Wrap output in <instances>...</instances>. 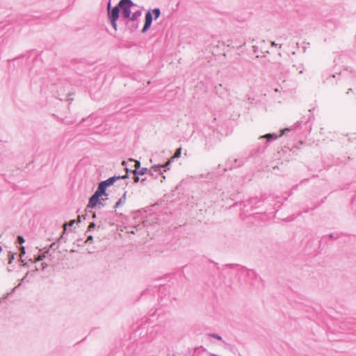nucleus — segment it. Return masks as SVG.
Returning <instances> with one entry per match:
<instances>
[{
	"label": "nucleus",
	"mask_w": 356,
	"mask_h": 356,
	"mask_svg": "<svg viewBox=\"0 0 356 356\" xmlns=\"http://www.w3.org/2000/svg\"><path fill=\"white\" fill-rule=\"evenodd\" d=\"M300 126V122H297L295 124L294 127H292L291 128H285L283 130L281 131V133L280 134H267L264 136H260L258 138V151L260 152H263L265 151V149L267 148L268 144L277 139L278 138L281 137L282 136L284 135L286 132L291 131L294 129L295 128H298Z\"/></svg>",
	"instance_id": "1"
},
{
	"label": "nucleus",
	"mask_w": 356,
	"mask_h": 356,
	"mask_svg": "<svg viewBox=\"0 0 356 356\" xmlns=\"http://www.w3.org/2000/svg\"><path fill=\"white\" fill-rule=\"evenodd\" d=\"M107 186L101 181L94 194L90 197L88 204L87 206V209H93L97 205L104 207V204L101 201L100 197L103 195L107 196L106 193Z\"/></svg>",
	"instance_id": "2"
},
{
	"label": "nucleus",
	"mask_w": 356,
	"mask_h": 356,
	"mask_svg": "<svg viewBox=\"0 0 356 356\" xmlns=\"http://www.w3.org/2000/svg\"><path fill=\"white\" fill-rule=\"evenodd\" d=\"M108 17L111 22V24L115 31H117V21L120 17V8L118 7V4L111 8V3L108 2Z\"/></svg>",
	"instance_id": "3"
},
{
	"label": "nucleus",
	"mask_w": 356,
	"mask_h": 356,
	"mask_svg": "<svg viewBox=\"0 0 356 356\" xmlns=\"http://www.w3.org/2000/svg\"><path fill=\"white\" fill-rule=\"evenodd\" d=\"M134 6L135 4L131 0H120L118 3V7L120 10H122V17L124 19L129 17L130 15L132 13L131 8Z\"/></svg>",
	"instance_id": "4"
},
{
	"label": "nucleus",
	"mask_w": 356,
	"mask_h": 356,
	"mask_svg": "<svg viewBox=\"0 0 356 356\" xmlns=\"http://www.w3.org/2000/svg\"><path fill=\"white\" fill-rule=\"evenodd\" d=\"M162 165L158 164L153 165L149 170V174L152 177H154L155 179L157 178L158 175H162L163 179H165V177L163 175V172H161Z\"/></svg>",
	"instance_id": "5"
},
{
	"label": "nucleus",
	"mask_w": 356,
	"mask_h": 356,
	"mask_svg": "<svg viewBox=\"0 0 356 356\" xmlns=\"http://www.w3.org/2000/svg\"><path fill=\"white\" fill-rule=\"evenodd\" d=\"M152 13L150 11H147L145 16V24L142 29L143 33H145L151 26L152 23Z\"/></svg>",
	"instance_id": "6"
},
{
	"label": "nucleus",
	"mask_w": 356,
	"mask_h": 356,
	"mask_svg": "<svg viewBox=\"0 0 356 356\" xmlns=\"http://www.w3.org/2000/svg\"><path fill=\"white\" fill-rule=\"evenodd\" d=\"M129 177V175L127 173L126 175H123V176H113V177H109L108 179L104 180V181H102V182L107 186H112L117 180L120 179H127Z\"/></svg>",
	"instance_id": "7"
},
{
	"label": "nucleus",
	"mask_w": 356,
	"mask_h": 356,
	"mask_svg": "<svg viewBox=\"0 0 356 356\" xmlns=\"http://www.w3.org/2000/svg\"><path fill=\"white\" fill-rule=\"evenodd\" d=\"M259 201L257 200V197H252V198H250L248 201L245 202L244 204H243V211L245 212H248L249 210L248 209H245L246 207H250L251 208H253V207H256V204L259 202Z\"/></svg>",
	"instance_id": "8"
},
{
	"label": "nucleus",
	"mask_w": 356,
	"mask_h": 356,
	"mask_svg": "<svg viewBox=\"0 0 356 356\" xmlns=\"http://www.w3.org/2000/svg\"><path fill=\"white\" fill-rule=\"evenodd\" d=\"M243 164V161L240 159H234L233 161L229 160L226 163L227 168L232 169V168H237Z\"/></svg>",
	"instance_id": "9"
},
{
	"label": "nucleus",
	"mask_w": 356,
	"mask_h": 356,
	"mask_svg": "<svg viewBox=\"0 0 356 356\" xmlns=\"http://www.w3.org/2000/svg\"><path fill=\"white\" fill-rule=\"evenodd\" d=\"M139 25V22H132L130 20L126 21V26L129 29L131 32L135 31Z\"/></svg>",
	"instance_id": "10"
},
{
	"label": "nucleus",
	"mask_w": 356,
	"mask_h": 356,
	"mask_svg": "<svg viewBox=\"0 0 356 356\" xmlns=\"http://www.w3.org/2000/svg\"><path fill=\"white\" fill-rule=\"evenodd\" d=\"M142 12L140 10H136L130 15L129 17H127V20L132 22H139V17L141 16Z\"/></svg>",
	"instance_id": "11"
},
{
	"label": "nucleus",
	"mask_w": 356,
	"mask_h": 356,
	"mask_svg": "<svg viewBox=\"0 0 356 356\" xmlns=\"http://www.w3.org/2000/svg\"><path fill=\"white\" fill-rule=\"evenodd\" d=\"M131 172L134 175H143L149 172V170L147 168H140L139 169H134V170H131Z\"/></svg>",
	"instance_id": "12"
},
{
	"label": "nucleus",
	"mask_w": 356,
	"mask_h": 356,
	"mask_svg": "<svg viewBox=\"0 0 356 356\" xmlns=\"http://www.w3.org/2000/svg\"><path fill=\"white\" fill-rule=\"evenodd\" d=\"M126 195H127V191H125L123 194V195L118 200V201L115 203L114 208L116 209L121 206L122 204H124L126 201Z\"/></svg>",
	"instance_id": "13"
},
{
	"label": "nucleus",
	"mask_w": 356,
	"mask_h": 356,
	"mask_svg": "<svg viewBox=\"0 0 356 356\" xmlns=\"http://www.w3.org/2000/svg\"><path fill=\"white\" fill-rule=\"evenodd\" d=\"M327 74H323V77L327 76ZM335 77H336V75L332 74V75L330 76L329 78H327V77L325 78L323 80V82H330V83L333 84L334 83L333 79H335Z\"/></svg>",
	"instance_id": "14"
},
{
	"label": "nucleus",
	"mask_w": 356,
	"mask_h": 356,
	"mask_svg": "<svg viewBox=\"0 0 356 356\" xmlns=\"http://www.w3.org/2000/svg\"><path fill=\"white\" fill-rule=\"evenodd\" d=\"M181 148L179 147L176 149V152H175L174 156L171 157V160H175V159L179 158L181 156Z\"/></svg>",
	"instance_id": "15"
},
{
	"label": "nucleus",
	"mask_w": 356,
	"mask_h": 356,
	"mask_svg": "<svg viewBox=\"0 0 356 356\" xmlns=\"http://www.w3.org/2000/svg\"><path fill=\"white\" fill-rule=\"evenodd\" d=\"M152 15H154V18L155 19H156L157 18L159 17L160 15H161V10L159 8H156L152 10Z\"/></svg>",
	"instance_id": "16"
},
{
	"label": "nucleus",
	"mask_w": 356,
	"mask_h": 356,
	"mask_svg": "<svg viewBox=\"0 0 356 356\" xmlns=\"http://www.w3.org/2000/svg\"><path fill=\"white\" fill-rule=\"evenodd\" d=\"M19 252H20V254H19L20 261L22 262H24V261L22 259V257H23V255H24L26 254L25 247L22 245L19 248Z\"/></svg>",
	"instance_id": "17"
},
{
	"label": "nucleus",
	"mask_w": 356,
	"mask_h": 356,
	"mask_svg": "<svg viewBox=\"0 0 356 356\" xmlns=\"http://www.w3.org/2000/svg\"><path fill=\"white\" fill-rule=\"evenodd\" d=\"M174 160H171V158L168 160L167 163H165L164 165H162V168H164V171H166L167 170L170 169V165L172 162H173Z\"/></svg>",
	"instance_id": "18"
},
{
	"label": "nucleus",
	"mask_w": 356,
	"mask_h": 356,
	"mask_svg": "<svg viewBox=\"0 0 356 356\" xmlns=\"http://www.w3.org/2000/svg\"><path fill=\"white\" fill-rule=\"evenodd\" d=\"M49 250H47V251H45L44 253H42V254L39 255L36 261H42L43 260L45 257H46V254H47L49 252Z\"/></svg>",
	"instance_id": "19"
},
{
	"label": "nucleus",
	"mask_w": 356,
	"mask_h": 356,
	"mask_svg": "<svg viewBox=\"0 0 356 356\" xmlns=\"http://www.w3.org/2000/svg\"><path fill=\"white\" fill-rule=\"evenodd\" d=\"M25 242V240L22 236H18L16 240V243L19 244H23Z\"/></svg>",
	"instance_id": "20"
},
{
	"label": "nucleus",
	"mask_w": 356,
	"mask_h": 356,
	"mask_svg": "<svg viewBox=\"0 0 356 356\" xmlns=\"http://www.w3.org/2000/svg\"><path fill=\"white\" fill-rule=\"evenodd\" d=\"M247 275L248 277H256V273L253 270H247Z\"/></svg>",
	"instance_id": "21"
},
{
	"label": "nucleus",
	"mask_w": 356,
	"mask_h": 356,
	"mask_svg": "<svg viewBox=\"0 0 356 356\" xmlns=\"http://www.w3.org/2000/svg\"><path fill=\"white\" fill-rule=\"evenodd\" d=\"M210 336L212 337V338H214V339H216L218 340H222V337L218 335V334H216V333H213V334H211Z\"/></svg>",
	"instance_id": "22"
},
{
	"label": "nucleus",
	"mask_w": 356,
	"mask_h": 356,
	"mask_svg": "<svg viewBox=\"0 0 356 356\" xmlns=\"http://www.w3.org/2000/svg\"><path fill=\"white\" fill-rule=\"evenodd\" d=\"M296 67V70H300V73L302 74L303 72V65L302 64H300L298 66L293 65Z\"/></svg>",
	"instance_id": "23"
},
{
	"label": "nucleus",
	"mask_w": 356,
	"mask_h": 356,
	"mask_svg": "<svg viewBox=\"0 0 356 356\" xmlns=\"http://www.w3.org/2000/svg\"><path fill=\"white\" fill-rule=\"evenodd\" d=\"M135 162V169H139L140 168V162L138 161L132 160Z\"/></svg>",
	"instance_id": "24"
},
{
	"label": "nucleus",
	"mask_w": 356,
	"mask_h": 356,
	"mask_svg": "<svg viewBox=\"0 0 356 356\" xmlns=\"http://www.w3.org/2000/svg\"><path fill=\"white\" fill-rule=\"evenodd\" d=\"M95 226H96V225H95V223H94V222H90V225H89V226H88V231H91L92 229H95Z\"/></svg>",
	"instance_id": "25"
},
{
	"label": "nucleus",
	"mask_w": 356,
	"mask_h": 356,
	"mask_svg": "<svg viewBox=\"0 0 356 356\" xmlns=\"http://www.w3.org/2000/svg\"><path fill=\"white\" fill-rule=\"evenodd\" d=\"M28 273H26V275L24 276V278H22V279L21 282L18 284V286H15V287L13 289V291H15V289H16L19 286H20V285H21V283H22V282H24V280L26 279V276H27Z\"/></svg>",
	"instance_id": "26"
},
{
	"label": "nucleus",
	"mask_w": 356,
	"mask_h": 356,
	"mask_svg": "<svg viewBox=\"0 0 356 356\" xmlns=\"http://www.w3.org/2000/svg\"><path fill=\"white\" fill-rule=\"evenodd\" d=\"M58 245L56 243H53L51 245L50 248H51V249H53V250H56V249H57V248H58Z\"/></svg>",
	"instance_id": "27"
},
{
	"label": "nucleus",
	"mask_w": 356,
	"mask_h": 356,
	"mask_svg": "<svg viewBox=\"0 0 356 356\" xmlns=\"http://www.w3.org/2000/svg\"><path fill=\"white\" fill-rule=\"evenodd\" d=\"M133 179L135 183H137L140 180V178L138 175H134V177H133Z\"/></svg>",
	"instance_id": "28"
},
{
	"label": "nucleus",
	"mask_w": 356,
	"mask_h": 356,
	"mask_svg": "<svg viewBox=\"0 0 356 356\" xmlns=\"http://www.w3.org/2000/svg\"><path fill=\"white\" fill-rule=\"evenodd\" d=\"M15 259V255L14 254H11L10 255H9V263L10 264L13 260H14Z\"/></svg>",
	"instance_id": "29"
},
{
	"label": "nucleus",
	"mask_w": 356,
	"mask_h": 356,
	"mask_svg": "<svg viewBox=\"0 0 356 356\" xmlns=\"http://www.w3.org/2000/svg\"><path fill=\"white\" fill-rule=\"evenodd\" d=\"M221 88H222V85L221 84H220L218 86H216V92H218V89Z\"/></svg>",
	"instance_id": "30"
},
{
	"label": "nucleus",
	"mask_w": 356,
	"mask_h": 356,
	"mask_svg": "<svg viewBox=\"0 0 356 356\" xmlns=\"http://www.w3.org/2000/svg\"><path fill=\"white\" fill-rule=\"evenodd\" d=\"M277 45H278V44H277L275 42H274V41L271 42V46H273V47H277Z\"/></svg>",
	"instance_id": "31"
},
{
	"label": "nucleus",
	"mask_w": 356,
	"mask_h": 356,
	"mask_svg": "<svg viewBox=\"0 0 356 356\" xmlns=\"http://www.w3.org/2000/svg\"><path fill=\"white\" fill-rule=\"evenodd\" d=\"M328 237H329L330 238H332H332H335V237L334 236V234H330L328 235Z\"/></svg>",
	"instance_id": "32"
},
{
	"label": "nucleus",
	"mask_w": 356,
	"mask_h": 356,
	"mask_svg": "<svg viewBox=\"0 0 356 356\" xmlns=\"http://www.w3.org/2000/svg\"><path fill=\"white\" fill-rule=\"evenodd\" d=\"M92 236H90L88 237L87 241H92Z\"/></svg>",
	"instance_id": "33"
},
{
	"label": "nucleus",
	"mask_w": 356,
	"mask_h": 356,
	"mask_svg": "<svg viewBox=\"0 0 356 356\" xmlns=\"http://www.w3.org/2000/svg\"><path fill=\"white\" fill-rule=\"evenodd\" d=\"M74 223V220H72L70 222V226H72Z\"/></svg>",
	"instance_id": "34"
},
{
	"label": "nucleus",
	"mask_w": 356,
	"mask_h": 356,
	"mask_svg": "<svg viewBox=\"0 0 356 356\" xmlns=\"http://www.w3.org/2000/svg\"><path fill=\"white\" fill-rule=\"evenodd\" d=\"M92 218H96V213H93V215H92Z\"/></svg>",
	"instance_id": "35"
},
{
	"label": "nucleus",
	"mask_w": 356,
	"mask_h": 356,
	"mask_svg": "<svg viewBox=\"0 0 356 356\" xmlns=\"http://www.w3.org/2000/svg\"><path fill=\"white\" fill-rule=\"evenodd\" d=\"M125 163H126V162H125V161H123V162H122V165H125Z\"/></svg>",
	"instance_id": "36"
}]
</instances>
